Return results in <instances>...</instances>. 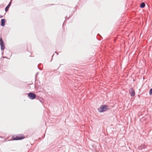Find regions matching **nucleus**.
I'll use <instances>...</instances> for the list:
<instances>
[{"mask_svg":"<svg viewBox=\"0 0 152 152\" xmlns=\"http://www.w3.org/2000/svg\"><path fill=\"white\" fill-rule=\"evenodd\" d=\"M107 107L108 106L106 105H102L100 108L98 109V110L100 113L103 112L107 109Z\"/></svg>","mask_w":152,"mask_h":152,"instance_id":"nucleus-1","label":"nucleus"},{"mask_svg":"<svg viewBox=\"0 0 152 152\" xmlns=\"http://www.w3.org/2000/svg\"><path fill=\"white\" fill-rule=\"evenodd\" d=\"M36 95L34 93H30L28 94V97L31 99H33L36 98Z\"/></svg>","mask_w":152,"mask_h":152,"instance_id":"nucleus-2","label":"nucleus"},{"mask_svg":"<svg viewBox=\"0 0 152 152\" xmlns=\"http://www.w3.org/2000/svg\"><path fill=\"white\" fill-rule=\"evenodd\" d=\"M0 45L1 50H4L5 48L4 43L1 37L0 38Z\"/></svg>","mask_w":152,"mask_h":152,"instance_id":"nucleus-3","label":"nucleus"},{"mask_svg":"<svg viewBox=\"0 0 152 152\" xmlns=\"http://www.w3.org/2000/svg\"><path fill=\"white\" fill-rule=\"evenodd\" d=\"M146 147V146L144 144H141L139 146L138 149L139 150H142L143 149H144Z\"/></svg>","mask_w":152,"mask_h":152,"instance_id":"nucleus-4","label":"nucleus"},{"mask_svg":"<svg viewBox=\"0 0 152 152\" xmlns=\"http://www.w3.org/2000/svg\"><path fill=\"white\" fill-rule=\"evenodd\" d=\"M129 93L132 96H134L135 95L134 91L132 88L130 89Z\"/></svg>","mask_w":152,"mask_h":152,"instance_id":"nucleus-5","label":"nucleus"},{"mask_svg":"<svg viewBox=\"0 0 152 152\" xmlns=\"http://www.w3.org/2000/svg\"><path fill=\"white\" fill-rule=\"evenodd\" d=\"M11 3V1H10L8 5L5 8V10L6 12L8 11V10L9 8L10 7V6Z\"/></svg>","mask_w":152,"mask_h":152,"instance_id":"nucleus-6","label":"nucleus"},{"mask_svg":"<svg viewBox=\"0 0 152 152\" xmlns=\"http://www.w3.org/2000/svg\"><path fill=\"white\" fill-rule=\"evenodd\" d=\"M5 25V20L4 19H2L1 20V25L2 26H4Z\"/></svg>","mask_w":152,"mask_h":152,"instance_id":"nucleus-7","label":"nucleus"},{"mask_svg":"<svg viewBox=\"0 0 152 152\" xmlns=\"http://www.w3.org/2000/svg\"><path fill=\"white\" fill-rule=\"evenodd\" d=\"M23 137L21 138V137H18V138H17L16 137H14L13 138V140H20L23 139Z\"/></svg>","mask_w":152,"mask_h":152,"instance_id":"nucleus-8","label":"nucleus"},{"mask_svg":"<svg viewBox=\"0 0 152 152\" xmlns=\"http://www.w3.org/2000/svg\"><path fill=\"white\" fill-rule=\"evenodd\" d=\"M145 4L144 2L142 3L140 5V7L142 8H143L145 7Z\"/></svg>","mask_w":152,"mask_h":152,"instance_id":"nucleus-9","label":"nucleus"},{"mask_svg":"<svg viewBox=\"0 0 152 152\" xmlns=\"http://www.w3.org/2000/svg\"><path fill=\"white\" fill-rule=\"evenodd\" d=\"M149 94L150 95L152 94V88L150 89L149 91Z\"/></svg>","mask_w":152,"mask_h":152,"instance_id":"nucleus-10","label":"nucleus"},{"mask_svg":"<svg viewBox=\"0 0 152 152\" xmlns=\"http://www.w3.org/2000/svg\"><path fill=\"white\" fill-rule=\"evenodd\" d=\"M55 53H57V54L58 55V53L56 52H55Z\"/></svg>","mask_w":152,"mask_h":152,"instance_id":"nucleus-11","label":"nucleus"}]
</instances>
